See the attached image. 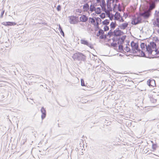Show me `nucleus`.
Masks as SVG:
<instances>
[{
	"mask_svg": "<svg viewBox=\"0 0 159 159\" xmlns=\"http://www.w3.org/2000/svg\"><path fill=\"white\" fill-rule=\"evenodd\" d=\"M155 41L156 43H159V40L157 38H156V39H155Z\"/></svg>",
	"mask_w": 159,
	"mask_h": 159,
	"instance_id": "09e8293b",
	"label": "nucleus"
},
{
	"mask_svg": "<svg viewBox=\"0 0 159 159\" xmlns=\"http://www.w3.org/2000/svg\"><path fill=\"white\" fill-rule=\"evenodd\" d=\"M101 0H96V2L97 3H99V2H100Z\"/></svg>",
	"mask_w": 159,
	"mask_h": 159,
	"instance_id": "3c124183",
	"label": "nucleus"
},
{
	"mask_svg": "<svg viewBox=\"0 0 159 159\" xmlns=\"http://www.w3.org/2000/svg\"><path fill=\"white\" fill-rule=\"evenodd\" d=\"M119 44V45L118 46V48L119 50H123V47L122 45V44H120V43Z\"/></svg>",
	"mask_w": 159,
	"mask_h": 159,
	"instance_id": "2f4dec72",
	"label": "nucleus"
},
{
	"mask_svg": "<svg viewBox=\"0 0 159 159\" xmlns=\"http://www.w3.org/2000/svg\"><path fill=\"white\" fill-rule=\"evenodd\" d=\"M117 25L115 21V22H112L110 25V28L112 30L114 29Z\"/></svg>",
	"mask_w": 159,
	"mask_h": 159,
	"instance_id": "6ab92c4d",
	"label": "nucleus"
},
{
	"mask_svg": "<svg viewBox=\"0 0 159 159\" xmlns=\"http://www.w3.org/2000/svg\"><path fill=\"white\" fill-rule=\"evenodd\" d=\"M1 24L5 26H12L16 25V23L15 22L10 21L3 22H2Z\"/></svg>",
	"mask_w": 159,
	"mask_h": 159,
	"instance_id": "1a4fd4ad",
	"label": "nucleus"
},
{
	"mask_svg": "<svg viewBox=\"0 0 159 159\" xmlns=\"http://www.w3.org/2000/svg\"><path fill=\"white\" fill-rule=\"evenodd\" d=\"M153 24L154 25L159 27V17L156 18V20L153 22Z\"/></svg>",
	"mask_w": 159,
	"mask_h": 159,
	"instance_id": "a211bd4d",
	"label": "nucleus"
},
{
	"mask_svg": "<svg viewBox=\"0 0 159 159\" xmlns=\"http://www.w3.org/2000/svg\"><path fill=\"white\" fill-rule=\"evenodd\" d=\"M69 18L70 22V24H75L78 22L76 20V18L77 17H76V16H69Z\"/></svg>",
	"mask_w": 159,
	"mask_h": 159,
	"instance_id": "423d86ee",
	"label": "nucleus"
},
{
	"mask_svg": "<svg viewBox=\"0 0 159 159\" xmlns=\"http://www.w3.org/2000/svg\"><path fill=\"white\" fill-rule=\"evenodd\" d=\"M152 49L156 48V43L154 42H150V44H148Z\"/></svg>",
	"mask_w": 159,
	"mask_h": 159,
	"instance_id": "aec40b11",
	"label": "nucleus"
},
{
	"mask_svg": "<svg viewBox=\"0 0 159 159\" xmlns=\"http://www.w3.org/2000/svg\"><path fill=\"white\" fill-rule=\"evenodd\" d=\"M142 19L139 16L137 17H134L132 19L131 24L134 25H136L142 22Z\"/></svg>",
	"mask_w": 159,
	"mask_h": 159,
	"instance_id": "7ed1b4c3",
	"label": "nucleus"
},
{
	"mask_svg": "<svg viewBox=\"0 0 159 159\" xmlns=\"http://www.w3.org/2000/svg\"><path fill=\"white\" fill-rule=\"evenodd\" d=\"M149 101L151 103H153L155 104V105H151V107H155L156 106H157L159 105L158 103H157V100H149Z\"/></svg>",
	"mask_w": 159,
	"mask_h": 159,
	"instance_id": "4be33fe9",
	"label": "nucleus"
},
{
	"mask_svg": "<svg viewBox=\"0 0 159 159\" xmlns=\"http://www.w3.org/2000/svg\"><path fill=\"white\" fill-rule=\"evenodd\" d=\"M101 8L103 10H106V4H101L100 5Z\"/></svg>",
	"mask_w": 159,
	"mask_h": 159,
	"instance_id": "72a5a7b5",
	"label": "nucleus"
},
{
	"mask_svg": "<svg viewBox=\"0 0 159 159\" xmlns=\"http://www.w3.org/2000/svg\"><path fill=\"white\" fill-rule=\"evenodd\" d=\"M112 30H110L107 33V35L109 36V38H110L111 36H113V32Z\"/></svg>",
	"mask_w": 159,
	"mask_h": 159,
	"instance_id": "cd10ccee",
	"label": "nucleus"
},
{
	"mask_svg": "<svg viewBox=\"0 0 159 159\" xmlns=\"http://www.w3.org/2000/svg\"><path fill=\"white\" fill-rule=\"evenodd\" d=\"M153 3L157 4L158 2H159V0H153Z\"/></svg>",
	"mask_w": 159,
	"mask_h": 159,
	"instance_id": "c03bdc74",
	"label": "nucleus"
},
{
	"mask_svg": "<svg viewBox=\"0 0 159 159\" xmlns=\"http://www.w3.org/2000/svg\"><path fill=\"white\" fill-rule=\"evenodd\" d=\"M81 85L82 86H85L84 81L83 79L81 80Z\"/></svg>",
	"mask_w": 159,
	"mask_h": 159,
	"instance_id": "f704fd0d",
	"label": "nucleus"
},
{
	"mask_svg": "<svg viewBox=\"0 0 159 159\" xmlns=\"http://www.w3.org/2000/svg\"><path fill=\"white\" fill-rule=\"evenodd\" d=\"M99 3H100V5L106 4L105 0H102L101 1H100V2H99Z\"/></svg>",
	"mask_w": 159,
	"mask_h": 159,
	"instance_id": "79ce46f5",
	"label": "nucleus"
},
{
	"mask_svg": "<svg viewBox=\"0 0 159 159\" xmlns=\"http://www.w3.org/2000/svg\"><path fill=\"white\" fill-rule=\"evenodd\" d=\"M109 29V27L107 25H105L104 27V31H105L108 30Z\"/></svg>",
	"mask_w": 159,
	"mask_h": 159,
	"instance_id": "473e14b6",
	"label": "nucleus"
},
{
	"mask_svg": "<svg viewBox=\"0 0 159 159\" xmlns=\"http://www.w3.org/2000/svg\"><path fill=\"white\" fill-rule=\"evenodd\" d=\"M58 30L60 31L61 34L63 36H64V32L63 31L62 27H61V25L59 24V28Z\"/></svg>",
	"mask_w": 159,
	"mask_h": 159,
	"instance_id": "a878e982",
	"label": "nucleus"
},
{
	"mask_svg": "<svg viewBox=\"0 0 159 159\" xmlns=\"http://www.w3.org/2000/svg\"><path fill=\"white\" fill-rule=\"evenodd\" d=\"M156 4L153 2L151 4L149 7V9L150 10H152L155 8L156 7Z\"/></svg>",
	"mask_w": 159,
	"mask_h": 159,
	"instance_id": "412c9836",
	"label": "nucleus"
},
{
	"mask_svg": "<svg viewBox=\"0 0 159 159\" xmlns=\"http://www.w3.org/2000/svg\"><path fill=\"white\" fill-rule=\"evenodd\" d=\"M99 38L100 39H105V35H104L103 34H101V35L99 36Z\"/></svg>",
	"mask_w": 159,
	"mask_h": 159,
	"instance_id": "e433bc0d",
	"label": "nucleus"
},
{
	"mask_svg": "<svg viewBox=\"0 0 159 159\" xmlns=\"http://www.w3.org/2000/svg\"><path fill=\"white\" fill-rule=\"evenodd\" d=\"M130 44L132 47L131 53H138V52L140 53L141 50L139 48L138 43H135L134 41H132Z\"/></svg>",
	"mask_w": 159,
	"mask_h": 159,
	"instance_id": "f03ea898",
	"label": "nucleus"
},
{
	"mask_svg": "<svg viewBox=\"0 0 159 159\" xmlns=\"http://www.w3.org/2000/svg\"><path fill=\"white\" fill-rule=\"evenodd\" d=\"M128 23L126 22L119 25L118 27L121 29L124 30L128 26Z\"/></svg>",
	"mask_w": 159,
	"mask_h": 159,
	"instance_id": "ddd939ff",
	"label": "nucleus"
},
{
	"mask_svg": "<svg viewBox=\"0 0 159 159\" xmlns=\"http://www.w3.org/2000/svg\"><path fill=\"white\" fill-rule=\"evenodd\" d=\"M125 50L127 52H129L131 53V50L130 48L126 46L125 48H124Z\"/></svg>",
	"mask_w": 159,
	"mask_h": 159,
	"instance_id": "c85d7f7f",
	"label": "nucleus"
},
{
	"mask_svg": "<svg viewBox=\"0 0 159 159\" xmlns=\"http://www.w3.org/2000/svg\"><path fill=\"white\" fill-rule=\"evenodd\" d=\"M81 43L85 45H86L91 49H93V44L89 43L87 40L84 39H82L80 40Z\"/></svg>",
	"mask_w": 159,
	"mask_h": 159,
	"instance_id": "39448f33",
	"label": "nucleus"
},
{
	"mask_svg": "<svg viewBox=\"0 0 159 159\" xmlns=\"http://www.w3.org/2000/svg\"><path fill=\"white\" fill-rule=\"evenodd\" d=\"M99 24H100V23L96 22V24L95 23H94V24L93 25L95 26H99Z\"/></svg>",
	"mask_w": 159,
	"mask_h": 159,
	"instance_id": "a18cd8bd",
	"label": "nucleus"
},
{
	"mask_svg": "<svg viewBox=\"0 0 159 159\" xmlns=\"http://www.w3.org/2000/svg\"><path fill=\"white\" fill-rule=\"evenodd\" d=\"M155 84V81L154 80H149L147 81V84L149 87L153 86L152 84Z\"/></svg>",
	"mask_w": 159,
	"mask_h": 159,
	"instance_id": "4468645a",
	"label": "nucleus"
},
{
	"mask_svg": "<svg viewBox=\"0 0 159 159\" xmlns=\"http://www.w3.org/2000/svg\"><path fill=\"white\" fill-rule=\"evenodd\" d=\"M60 101H61L62 102V101H64V100H60Z\"/></svg>",
	"mask_w": 159,
	"mask_h": 159,
	"instance_id": "052dcab7",
	"label": "nucleus"
},
{
	"mask_svg": "<svg viewBox=\"0 0 159 159\" xmlns=\"http://www.w3.org/2000/svg\"><path fill=\"white\" fill-rule=\"evenodd\" d=\"M140 52H141V53H140L141 55H137V56H138L139 57H146V58H149L150 59L153 58H154V57H155V56H153V55H152V57H146V55H145V53H144V52L143 51H142L141 50L140 51Z\"/></svg>",
	"mask_w": 159,
	"mask_h": 159,
	"instance_id": "9d476101",
	"label": "nucleus"
},
{
	"mask_svg": "<svg viewBox=\"0 0 159 159\" xmlns=\"http://www.w3.org/2000/svg\"><path fill=\"white\" fill-rule=\"evenodd\" d=\"M93 15H94V13H93Z\"/></svg>",
	"mask_w": 159,
	"mask_h": 159,
	"instance_id": "0e129e2a",
	"label": "nucleus"
},
{
	"mask_svg": "<svg viewBox=\"0 0 159 159\" xmlns=\"http://www.w3.org/2000/svg\"><path fill=\"white\" fill-rule=\"evenodd\" d=\"M152 149L154 150H155L156 149V148L157 147V144L156 143H153L152 141Z\"/></svg>",
	"mask_w": 159,
	"mask_h": 159,
	"instance_id": "c756f323",
	"label": "nucleus"
},
{
	"mask_svg": "<svg viewBox=\"0 0 159 159\" xmlns=\"http://www.w3.org/2000/svg\"><path fill=\"white\" fill-rule=\"evenodd\" d=\"M147 46L146 44H145V43H142L140 44V47L142 50H144L145 48V46Z\"/></svg>",
	"mask_w": 159,
	"mask_h": 159,
	"instance_id": "bb28decb",
	"label": "nucleus"
},
{
	"mask_svg": "<svg viewBox=\"0 0 159 159\" xmlns=\"http://www.w3.org/2000/svg\"><path fill=\"white\" fill-rule=\"evenodd\" d=\"M95 20H96V22L99 23L100 22V23H101V21L102 20L99 17H95Z\"/></svg>",
	"mask_w": 159,
	"mask_h": 159,
	"instance_id": "7c9ffc66",
	"label": "nucleus"
},
{
	"mask_svg": "<svg viewBox=\"0 0 159 159\" xmlns=\"http://www.w3.org/2000/svg\"><path fill=\"white\" fill-rule=\"evenodd\" d=\"M61 9V7L60 5H58L57 8V9L58 11H60Z\"/></svg>",
	"mask_w": 159,
	"mask_h": 159,
	"instance_id": "a19ab883",
	"label": "nucleus"
},
{
	"mask_svg": "<svg viewBox=\"0 0 159 159\" xmlns=\"http://www.w3.org/2000/svg\"><path fill=\"white\" fill-rule=\"evenodd\" d=\"M155 51L156 52V53H157V52H158V49H155Z\"/></svg>",
	"mask_w": 159,
	"mask_h": 159,
	"instance_id": "603ef678",
	"label": "nucleus"
},
{
	"mask_svg": "<svg viewBox=\"0 0 159 159\" xmlns=\"http://www.w3.org/2000/svg\"><path fill=\"white\" fill-rule=\"evenodd\" d=\"M151 15V12L149 11H148L146 12L142 13L141 14V16L145 19L148 18Z\"/></svg>",
	"mask_w": 159,
	"mask_h": 159,
	"instance_id": "0eeeda50",
	"label": "nucleus"
},
{
	"mask_svg": "<svg viewBox=\"0 0 159 159\" xmlns=\"http://www.w3.org/2000/svg\"><path fill=\"white\" fill-rule=\"evenodd\" d=\"M89 11H90L91 12H93V11H95L96 9L95 6L94 4H92V3L90 5L89 7Z\"/></svg>",
	"mask_w": 159,
	"mask_h": 159,
	"instance_id": "f3484780",
	"label": "nucleus"
},
{
	"mask_svg": "<svg viewBox=\"0 0 159 159\" xmlns=\"http://www.w3.org/2000/svg\"><path fill=\"white\" fill-rule=\"evenodd\" d=\"M105 35V39L106 38L107 36L108 35L107 34H105V35Z\"/></svg>",
	"mask_w": 159,
	"mask_h": 159,
	"instance_id": "864d4df0",
	"label": "nucleus"
},
{
	"mask_svg": "<svg viewBox=\"0 0 159 159\" xmlns=\"http://www.w3.org/2000/svg\"><path fill=\"white\" fill-rule=\"evenodd\" d=\"M113 36L116 37H120L121 35L124 34V33L122 31L119 30V28H116L113 31Z\"/></svg>",
	"mask_w": 159,
	"mask_h": 159,
	"instance_id": "20e7f679",
	"label": "nucleus"
},
{
	"mask_svg": "<svg viewBox=\"0 0 159 159\" xmlns=\"http://www.w3.org/2000/svg\"><path fill=\"white\" fill-rule=\"evenodd\" d=\"M115 20H118V19H116V17H115Z\"/></svg>",
	"mask_w": 159,
	"mask_h": 159,
	"instance_id": "6e6d98bb",
	"label": "nucleus"
},
{
	"mask_svg": "<svg viewBox=\"0 0 159 159\" xmlns=\"http://www.w3.org/2000/svg\"><path fill=\"white\" fill-rule=\"evenodd\" d=\"M146 49L148 53L149 54H152L153 50H152V48L149 45L146 46Z\"/></svg>",
	"mask_w": 159,
	"mask_h": 159,
	"instance_id": "f8f14e48",
	"label": "nucleus"
},
{
	"mask_svg": "<svg viewBox=\"0 0 159 159\" xmlns=\"http://www.w3.org/2000/svg\"><path fill=\"white\" fill-rule=\"evenodd\" d=\"M95 30L96 31H97L98 30H99L100 29V27H99V26H95Z\"/></svg>",
	"mask_w": 159,
	"mask_h": 159,
	"instance_id": "49530a36",
	"label": "nucleus"
},
{
	"mask_svg": "<svg viewBox=\"0 0 159 159\" xmlns=\"http://www.w3.org/2000/svg\"><path fill=\"white\" fill-rule=\"evenodd\" d=\"M89 6L88 3H86L83 6V8L84 11H87L89 10Z\"/></svg>",
	"mask_w": 159,
	"mask_h": 159,
	"instance_id": "dca6fc26",
	"label": "nucleus"
},
{
	"mask_svg": "<svg viewBox=\"0 0 159 159\" xmlns=\"http://www.w3.org/2000/svg\"><path fill=\"white\" fill-rule=\"evenodd\" d=\"M126 36L124 35L122 36L120 38V39L121 40V41L119 40L117 42L118 44H119L120 43V44H123V43L124 42V41L126 39Z\"/></svg>",
	"mask_w": 159,
	"mask_h": 159,
	"instance_id": "2eb2a0df",
	"label": "nucleus"
},
{
	"mask_svg": "<svg viewBox=\"0 0 159 159\" xmlns=\"http://www.w3.org/2000/svg\"><path fill=\"white\" fill-rule=\"evenodd\" d=\"M157 32L158 33H159V30H157Z\"/></svg>",
	"mask_w": 159,
	"mask_h": 159,
	"instance_id": "bf43d9fd",
	"label": "nucleus"
},
{
	"mask_svg": "<svg viewBox=\"0 0 159 159\" xmlns=\"http://www.w3.org/2000/svg\"><path fill=\"white\" fill-rule=\"evenodd\" d=\"M31 102L29 101L32 104H33V103H35V102L34 101V100H31Z\"/></svg>",
	"mask_w": 159,
	"mask_h": 159,
	"instance_id": "8fccbe9b",
	"label": "nucleus"
},
{
	"mask_svg": "<svg viewBox=\"0 0 159 159\" xmlns=\"http://www.w3.org/2000/svg\"><path fill=\"white\" fill-rule=\"evenodd\" d=\"M68 102L67 101V100H66V102Z\"/></svg>",
	"mask_w": 159,
	"mask_h": 159,
	"instance_id": "680f3d73",
	"label": "nucleus"
},
{
	"mask_svg": "<svg viewBox=\"0 0 159 159\" xmlns=\"http://www.w3.org/2000/svg\"><path fill=\"white\" fill-rule=\"evenodd\" d=\"M58 127H60V125L59 124H58Z\"/></svg>",
	"mask_w": 159,
	"mask_h": 159,
	"instance_id": "5fc2aeb1",
	"label": "nucleus"
},
{
	"mask_svg": "<svg viewBox=\"0 0 159 159\" xmlns=\"http://www.w3.org/2000/svg\"><path fill=\"white\" fill-rule=\"evenodd\" d=\"M57 102L61 106L65 107L66 106V104L64 103H60L59 102H58L57 100H56Z\"/></svg>",
	"mask_w": 159,
	"mask_h": 159,
	"instance_id": "58836bf2",
	"label": "nucleus"
},
{
	"mask_svg": "<svg viewBox=\"0 0 159 159\" xmlns=\"http://www.w3.org/2000/svg\"><path fill=\"white\" fill-rule=\"evenodd\" d=\"M129 41H128V42H127V44H129Z\"/></svg>",
	"mask_w": 159,
	"mask_h": 159,
	"instance_id": "4d7b16f0",
	"label": "nucleus"
},
{
	"mask_svg": "<svg viewBox=\"0 0 159 159\" xmlns=\"http://www.w3.org/2000/svg\"><path fill=\"white\" fill-rule=\"evenodd\" d=\"M104 34V31L102 29H99L98 33L97 34L96 36L98 37L99 36L100 34Z\"/></svg>",
	"mask_w": 159,
	"mask_h": 159,
	"instance_id": "b1692460",
	"label": "nucleus"
},
{
	"mask_svg": "<svg viewBox=\"0 0 159 159\" xmlns=\"http://www.w3.org/2000/svg\"><path fill=\"white\" fill-rule=\"evenodd\" d=\"M5 11L4 10H2L1 13V14L0 16V18H2L3 17V15H4V13Z\"/></svg>",
	"mask_w": 159,
	"mask_h": 159,
	"instance_id": "ea45409f",
	"label": "nucleus"
},
{
	"mask_svg": "<svg viewBox=\"0 0 159 159\" xmlns=\"http://www.w3.org/2000/svg\"><path fill=\"white\" fill-rule=\"evenodd\" d=\"M42 113L41 119L42 120H43L46 116V111L45 109L43 107H42L40 110Z\"/></svg>",
	"mask_w": 159,
	"mask_h": 159,
	"instance_id": "6e6552de",
	"label": "nucleus"
},
{
	"mask_svg": "<svg viewBox=\"0 0 159 159\" xmlns=\"http://www.w3.org/2000/svg\"><path fill=\"white\" fill-rule=\"evenodd\" d=\"M88 20V17L85 15H82L80 17V21L82 22H86Z\"/></svg>",
	"mask_w": 159,
	"mask_h": 159,
	"instance_id": "9b49d317",
	"label": "nucleus"
},
{
	"mask_svg": "<svg viewBox=\"0 0 159 159\" xmlns=\"http://www.w3.org/2000/svg\"><path fill=\"white\" fill-rule=\"evenodd\" d=\"M95 11V13L97 14H99L101 12V10L100 7H98L96 8Z\"/></svg>",
	"mask_w": 159,
	"mask_h": 159,
	"instance_id": "5701e85b",
	"label": "nucleus"
},
{
	"mask_svg": "<svg viewBox=\"0 0 159 159\" xmlns=\"http://www.w3.org/2000/svg\"><path fill=\"white\" fill-rule=\"evenodd\" d=\"M91 19H92V18H91V17H89V19L90 20V19H91Z\"/></svg>",
	"mask_w": 159,
	"mask_h": 159,
	"instance_id": "13d9d810",
	"label": "nucleus"
},
{
	"mask_svg": "<svg viewBox=\"0 0 159 159\" xmlns=\"http://www.w3.org/2000/svg\"><path fill=\"white\" fill-rule=\"evenodd\" d=\"M119 20L120 22H124V19L121 16V19Z\"/></svg>",
	"mask_w": 159,
	"mask_h": 159,
	"instance_id": "de8ad7c7",
	"label": "nucleus"
},
{
	"mask_svg": "<svg viewBox=\"0 0 159 159\" xmlns=\"http://www.w3.org/2000/svg\"><path fill=\"white\" fill-rule=\"evenodd\" d=\"M155 15L157 17V18H158L159 17V11H157V10L155 11Z\"/></svg>",
	"mask_w": 159,
	"mask_h": 159,
	"instance_id": "4c0bfd02",
	"label": "nucleus"
},
{
	"mask_svg": "<svg viewBox=\"0 0 159 159\" xmlns=\"http://www.w3.org/2000/svg\"><path fill=\"white\" fill-rule=\"evenodd\" d=\"M43 24H45V23H43Z\"/></svg>",
	"mask_w": 159,
	"mask_h": 159,
	"instance_id": "e2e57ef3",
	"label": "nucleus"
},
{
	"mask_svg": "<svg viewBox=\"0 0 159 159\" xmlns=\"http://www.w3.org/2000/svg\"><path fill=\"white\" fill-rule=\"evenodd\" d=\"M95 20L93 18H92V19H91L90 22L91 23H92L93 24V25L94 24V23H95Z\"/></svg>",
	"mask_w": 159,
	"mask_h": 159,
	"instance_id": "37998d69",
	"label": "nucleus"
},
{
	"mask_svg": "<svg viewBox=\"0 0 159 159\" xmlns=\"http://www.w3.org/2000/svg\"><path fill=\"white\" fill-rule=\"evenodd\" d=\"M110 21L107 19H106L102 22V24L104 25H107L109 23Z\"/></svg>",
	"mask_w": 159,
	"mask_h": 159,
	"instance_id": "393cba45",
	"label": "nucleus"
},
{
	"mask_svg": "<svg viewBox=\"0 0 159 159\" xmlns=\"http://www.w3.org/2000/svg\"><path fill=\"white\" fill-rule=\"evenodd\" d=\"M80 101H79V104H80L81 103H83V104H84L86 102H87L89 101L87 100V101H84V100H80ZM85 101H86L87 100H85Z\"/></svg>",
	"mask_w": 159,
	"mask_h": 159,
	"instance_id": "c9c22d12",
	"label": "nucleus"
},
{
	"mask_svg": "<svg viewBox=\"0 0 159 159\" xmlns=\"http://www.w3.org/2000/svg\"><path fill=\"white\" fill-rule=\"evenodd\" d=\"M74 60L85 61L86 60V56L82 53L77 52L74 53L72 56Z\"/></svg>",
	"mask_w": 159,
	"mask_h": 159,
	"instance_id": "f257e3e1",
	"label": "nucleus"
}]
</instances>
